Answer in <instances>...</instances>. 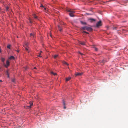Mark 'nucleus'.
<instances>
[{
	"instance_id": "obj_1",
	"label": "nucleus",
	"mask_w": 128,
	"mask_h": 128,
	"mask_svg": "<svg viewBox=\"0 0 128 128\" xmlns=\"http://www.w3.org/2000/svg\"><path fill=\"white\" fill-rule=\"evenodd\" d=\"M82 30H86L88 31L91 32L92 31V28L90 27H88L86 26L82 27L81 28Z\"/></svg>"
},
{
	"instance_id": "obj_2",
	"label": "nucleus",
	"mask_w": 128,
	"mask_h": 128,
	"mask_svg": "<svg viewBox=\"0 0 128 128\" xmlns=\"http://www.w3.org/2000/svg\"><path fill=\"white\" fill-rule=\"evenodd\" d=\"M67 11L70 12L69 15L70 16L72 17H74V13H75V11L72 10L70 9H68L67 10Z\"/></svg>"
},
{
	"instance_id": "obj_3",
	"label": "nucleus",
	"mask_w": 128,
	"mask_h": 128,
	"mask_svg": "<svg viewBox=\"0 0 128 128\" xmlns=\"http://www.w3.org/2000/svg\"><path fill=\"white\" fill-rule=\"evenodd\" d=\"M6 65L5 64H4V65L6 68H7L10 65V62L8 61V60L6 61Z\"/></svg>"
},
{
	"instance_id": "obj_4",
	"label": "nucleus",
	"mask_w": 128,
	"mask_h": 128,
	"mask_svg": "<svg viewBox=\"0 0 128 128\" xmlns=\"http://www.w3.org/2000/svg\"><path fill=\"white\" fill-rule=\"evenodd\" d=\"M102 26V22L101 21H100L96 24V26L97 27H99L100 26Z\"/></svg>"
},
{
	"instance_id": "obj_5",
	"label": "nucleus",
	"mask_w": 128,
	"mask_h": 128,
	"mask_svg": "<svg viewBox=\"0 0 128 128\" xmlns=\"http://www.w3.org/2000/svg\"><path fill=\"white\" fill-rule=\"evenodd\" d=\"M83 73L82 72L81 73H76L75 74L76 76H82L83 74Z\"/></svg>"
},
{
	"instance_id": "obj_6",
	"label": "nucleus",
	"mask_w": 128,
	"mask_h": 128,
	"mask_svg": "<svg viewBox=\"0 0 128 128\" xmlns=\"http://www.w3.org/2000/svg\"><path fill=\"white\" fill-rule=\"evenodd\" d=\"M30 106H27V108L29 109L31 108V106L33 105V104L31 102H30Z\"/></svg>"
},
{
	"instance_id": "obj_7",
	"label": "nucleus",
	"mask_w": 128,
	"mask_h": 128,
	"mask_svg": "<svg viewBox=\"0 0 128 128\" xmlns=\"http://www.w3.org/2000/svg\"><path fill=\"white\" fill-rule=\"evenodd\" d=\"M24 47L25 48L26 50L27 51H28V49L27 48H26V47H27L28 46V44L26 43V44L24 46Z\"/></svg>"
},
{
	"instance_id": "obj_8",
	"label": "nucleus",
	"mask_w": 128,
	"mask_h": 128,
	"mask_svg": "<svg viewBox=\"0 0 128 128\" xmlns=\"http://www.w3.org/2000/svg\"><path fill=\"white\" fill-rule=\"evenodd\" d=\"M80 22L82 24V25H87V24L86 22H83L82 21H80Z\"/></svg>"
},
{
	"instance_id": "obj_9",
	"label": "nucleus",
	"mask_w": 128,
	"mask_h": 128,
	"mask_svg": "<svg viewBox=\"0 0 128 128\" xmlns=\"http://www.w3.org/2000/svg\"><path fill=\"white\" fill-rule=\"evenodd\" d=\"M6 74L7 76L8 77V78H9V73L8 70H7L6 71Z\"/></svg>"
},
{
	"instance_id": "obj_10",
	"label": "nucleus",
	"mask_w": 128,
	"mask_h": 128,
	"mask_svg": "<svg viewBox=\"0 0 128 128\" xmlns=\"http://www.w3.org/2000/svg\"><path fill=\"white\" fill-rule=\"evenodd\" d=\"M58 27L59 29V30L60 32H61L62 31V28L60 27V26H58Z\"/></svg>"
},
{
	"instance_id": "obj_11",
	"label": "nucleus",
	"mask_w": 128,
	"mask_h": 128,
	"mask_svg": "<svg viewBox=\"0 0 128 128\" xmlns=\"http://www.w3.org/2000/svg\"><path fill=\"white\" fill-rule=\"evenodd\" d=\"M71 78L70 77H69L68 78H66V82H68V81H69L71 79Z\"/></svg>"
},
{
	"instance_id": "obj_12",
	"label": "nucleus",
	"mask_w": 128,
	"mask_h": 128,
	"mask_svg": "<svg viewBox=\"0 0 128 128\" xmlns=\"http://www.w3.org/2000/svg\"><path fill=\"white\" fill-rule=\"evenodd\" d=\"M14 56H10L9 58V60H14Z\"/></svg>"
},
{
	"instance_id": "obj_13",
	"label": "nucleus",
	"mask_w": 128,
	"mask_h": 128,
	"mask_svg": "<svg viewBox=\"0 0 128 128\" xmlns=\"http://www.w3.org/2000/svg\"><path fill=\"white\" fill-rule=\"evenodd\" d=\"M80 44L82 45H85V42H80Z\"/></svg>"
},
{
	"instance_id": "obj_14",
	"label": "nucleus",
	"mask_w": 128,
	"mask_h": 128,
	"mask_svg": "<svg viewBox=\"0 0 128 128\" xmlns=\"http://www.w3.org/2000/svg\"><path fill=\"white\" fill-rule=\"evenodd\" d=\"M94 48L96 51L97 52L98 51V49L96 47H94Z\"/></svg>"
},
{
	"instance_id": "obj_15",
	"label": "nucleus",
	"mask_w": 128,
	"mask_h": 128,
	"mask_svg": "<svg viewBox=\"0 0 128 128\" xmlns=\"http://www.w3.org/2000/svg\"><path fill=\"white\" fill-rule=\"evenodd\" d=\"M58 55H55L54 56V58H55V59H56V58H57V57H58Z\"/></svg>"
},
{
	"instance_id": "obj_16",
	"label": "nucleus",
	"mask_w": 128,
	"mask_h": 128,
	"mask_svg": "<svg viewBox=\"0 0 128 128\" xmlns=\"http://www.w3.org/2000/svg\"><path fill=\"white\" fill-rule=\"evenodd\" d=\"M52 74H53L54 76H56L57 75V74L56 73H54L52 72H51Z\"/></svg>"
},
{
	"instance_id": "obj_17",
	"label": "nucleus",
	"mask_w": 128,
	"mask_h": 128,
	"mask_svg": "<svg viewBox=\"0 0 128 128\" xmlns=\"http://www.w3.org/2000/svg\"><path fill=\"white\" fill-rule=\"evenodd\" d=\"M34 18L36 19H37L38 18V17L36 16V15H34Z\"/></svg>"
},
{
	"instance_id": "obj_18",
	"label": "nucleus",
	"mask_w": 128,
	"mask_h": 128,
	"mask_svg": "<svg viewBox=\"0 0 128 128\" xmlns=\"http://www.w3.org/2000/svg\"><path fill=\"white\" fill-rule=\"evenodd\" d=\"M2 60L3 62H4L5 60V59L4 58H2Z\"/></svg>"
},
{
	"instance_id": "obj_19",
	"label": "nucleus",
	"mask_w": 128,
	"mask_h": 128,
	"mask_svg": "<svg viewBox=\"0 0 128 128\" xmlns=\"http://www.w3.org/2000/svg\"><path fill=\"white\" fill-rule=\"evenodd\" d=\"M92 22H94L95 21V20L94 19L91 18L90 19Z\"/></svg>"
},
{
	"instance_id": "obj_20",
	"label": "nucleus",
	"mask_w": 128,
	"mask_h": 128,
	"mask_svg": "<svg viewBox=\"0 0 128 128\" xmlns=\"http://www.w3.org/2000/svg\"><path fill=\"white\" fill-rule=\"evenodd\" d=\"M63 104H64V109H65L66 108V107L65 106V102L64 101H63Z\"/></svg>"
},
{
	"instance_id": "obj_21",
	"label": "nucleus",
	"mask_w": 128,
	"mask_h": 128,
	"mask_svg": "<svg viewBox=\"0 0 128 128\" xmlns=\"http://www.w3.org/2000/svg\"><path fill=\"white\" fill-rule=\"evenodd\" d=\"M64 64L66 65L67 66H68L69 64L65 62H63Z\"/></svg>"
},
{
	"instance_id": "obj_22",
	"label": "nucleus",
	"mask_w": 128,
	"mask_h": 128,
	"mask_svg": "<svg viewBox=\"0 0 128 128\" xmlns=\"http://www.w3.org/2000/svg\"><path fill=\"white\" fill-rule=\"evenodd\" d=\"M30 36H32L33 37H34V34L31 33L30 34Z\"/></svg>"
},
{
	"instance_id": "obj_23",
	"label": "nucleus",
	"mask_w": 128,
	"mask_h": 128,
	"mask_svg": "<svg viewBox=\"0 0 128 128\" xmlns=\"http://www.w3.org/2000/svg\"><path fill=\"white\" fill-rule=\"evenodd\" d=\"M10 45H8L7 46V48H8L10 49Z\"/></svg>"
},
{
	"instance_id": "obj_24",
	"label": "nucleus",
	"mask_w": 128,
	"mask_h": 128,
	"mask_svg": "<svg viewBox=\"0 0 128 128\" xmlns=\"http://www.w3.org/2000/svg\"><path fill=\"white\" fill-rule=\"evenodd\" d=\"M6 8L7 11H8L9 10V8L8 6H6Z\"/></svg>"
},
{
	"instance_id": "obj_25",
	"label": "nucleus",
	"mask_w": 128,
	"mask_h": 128,
	"mask_svg": "<svg viewBox=\"0 0 128 128\" xmlns=\"http://www.w3.org/2000/svg\"><path fill=\"white\" fill-rule=\"evenodd\" d=\"M42 51H40V55H39V56H38L39 57H42V56H40V55L41 54V53H42Z\"/></svg>"
},
{
	"instance_id": "obj_26",
	"label": "nucleus",
	"mask_w": 128,
	"mask_h": 128,
	"mask_svg": "<svg viewBox=\"0 0 128 128\" xmlns=\"http://www.w3.org/2000/svg\"><path fill=\"white\" fill-rule=\"evenodd\" d=\"M83 33H86V34H88V32H86L84 31H83Z\"/></svg>"
},
{
	"instance_id": "obj_27",
	"label": "nucleus",
	"mask_w": 128,
	"mask_h": 128,
	"mask_svg": "<svg viewBox=\"0 0 128 128\" xmlns=\"http://www.w3.org/2000/svg\"><path fill=\"white\" fill-rule=\"evenodd\" d=\"M117 28L116 27H114V30H116Z\"/></svg>"
},
{
	"instance_id": "obj_28",
	"label": "nucleus",
	"mask_w": 128,
	"mask_h": 128,
	"mask_svg": "<svg viewBox=\"0 0 128 128\" xmlns=\"http://www.w3.org/2000/svg\"><path fill=\"white\" fill-rule=\"evenodd\" d=\"M40 7H42V8H44V7L42 5V4H41V6H40Z\"/></svg>"
},
{
	"instance_id": "obj_29",
	"label": "nucleus",
	"mask_w": 128,
	"mask_h": 128,
	"mask_svg": "<svg viewBox=\"0 0 128 128\" xmlns=\"http://www.w3.org/2000/svg\"><path fill=\"white\" fill-rule=\"evenodd\" d=\"M79 53L82 56L83 55V54L82 53H80V52H79Z\"/></svg>"
},
{
	"instance_id": "obj_30",
	"label": "nucleus",
	"mask_w": 128,
	"mask_h": 128,
	"mask_svg": "<svg viewBox=\"0 0 128 128\" xmlns=\"http://www.w3.org/2000/svg\"><path fill=\"white\" fill-rule=\"evenodd\" d=\"M34 69H36V67H35L34 68Z\"/></svg>"
},
{
	"instance_id": "obj_31",
	"label": "nucleus",
	"mask_w": 128,
	"mask_h": 128,
	"mask_svg": "<svg viewBox=\"0 0 128 128\" xmlns=\"http://www.w3.org/2000/svg\"><path fill=\"white\" fill-rule=\"evenodd\" d=\"M17 52H19V50H18L17 51Z\"/></svg>"
},
{
	"instance_id": "obj_32",
	"label": "nucleus",
	"mask_w": 128,
	"mask_h": 128,
	"mask_svg": "<svg viewBox=\"0 0 128 128\" xmlns=\"http://www.w3.org/2000/svg\"><path fill=\"white\" fill-rule=\"evenodd\" d=\"M44 10H46V8H44Z\"/></svg>"
},
{
	"instance_id": "obj_33",
	"label": "nucleus",
	"mask_w": 128,
	"mask_h": 128,
	"mask_svg": "<svg viewBox=\"0 0 128 128\" xmlns=\"http://www.w3.org/2000/svg\"><path fill=\"white\" fill-rule=\"evenodd\" d=\"M0 82H2V80H0Z\"/></svg>"
},
{
	"instance_id": "obj_34",
	"label": "nucleus",
	"mask_w": 128,
	"mask_h": 128,
	"mask_svg": "<svg viewBox=\"0 0 128 128\" xmlns=\"http://www.w3.org/2000/svg\"><path fill=\"white\" fill-rule=\"evenodd\" d=\"M86 14L87 15H90V14H87V13H86Z\"/></svg>"
},
{
	"instance_id": "obj_35",
	"label": "nucleus",
	"mask_w": 128,
	"mask_h": 128,
	"mask_svg": "<svg viewBox=\"0 0 128 128\" xmlns=\"http://www.w3.org/2000/svg\"><path fill=\"white\" fill-rule=\"evenodd\" d=\"M1 52V50L0 49V52Z\"/></svg>"
},
{
	"instance_id": "obj_36",
	"label": "nucleus",
	"mask_w": 128,
	"mask_h": 128,
	"mask_svg": "<svg viewBox=\"0 0 128 128\" xmlns=\"http://www.w3.org/2000/svg\"><path fill=\"white\" fill-rule=\"evenodd\" d=\"M30 23H31V22L30 21Z\"/></svg>"
}]
</instances>
